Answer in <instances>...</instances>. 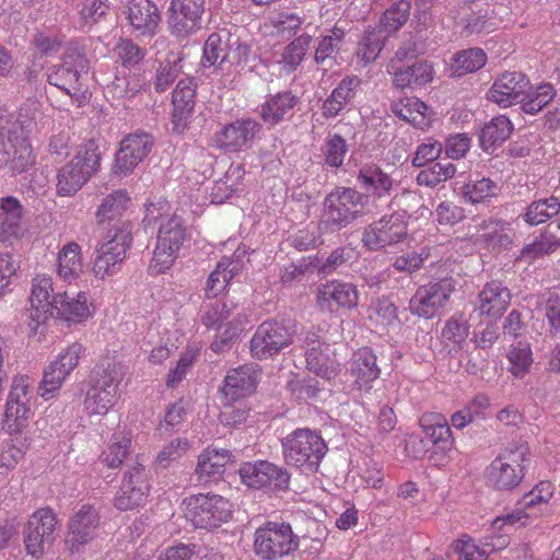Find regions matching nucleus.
Instances as JSON below:
<instances>
[{
    "label": "nucleus",
    "instance_id": "58",
    "mask_svg": "<svg viewBox=\"0 0 560 560\" xmlns=\"http://www.w3.org/2000/svg\"><path fill=\"white\" fill-rule=\"evenodd\" d=\"M455 173H456V167L453 163L439 162L425 170H422L417 175L416 180H417V184L420 186L433 188V187L438 186L439 184L452 178L455 175Z\"/></svg>",
    "mask_w": 560,
    "mask_h": 560
},
{
    "label": "nucleus",
    "instance_id": "37",
    "mask_svg": "<svg viewBox=\"0 0 560 560\" xmlns=\"http://www.w3.org/2000/svg\"><path fill=\"white\" fill-rule=\"evenodd\" d=\"M54 317L68 323H82L91 316L88 295L79 292L75 296H69L67 292L57 294Z\"/></svg>",
    "mask_w": 560,
    "mask_h": 560
},
{
    "label": "nucleus",
    "instance_id": "23",
    "mask_svg": "<svg viewBox=\"0 0 560 560\" xmlns=\"http://www.w3.org/2000/svg\"><path fill=\"white\" fill-rule=\"evenodd\" d=\"M100 525V515L91 505H83L69 521L68 534L65 539L71 553L80 552L85 545L94 539Z\"/></svg>",
    "mask_w": 560,
    "mask_h": 560
},
{
    "label": "nucleus",
    "instance_id": "63",
    "mask_svg": "<svg viewBox=\"0 0 560 560\" xmlns=\"http://www.w3.org/2000/svg\"><path fill=\"white\" fill-rule=\"evenodd\" d=\"M182 60L179 58L166 59L161 62L156 69L154 79V90L158 93L165 92L170 85L177 79L182 71Z\"/></svg>",
    "mask_w": 560,
    "mask_h": 560
},
{
    "label": "nucleus",
    "instance_id": "19",
    "mask_svg": "<svg viewBox=\"0 0 560 560\" xmlns=\"http://www.w3.org/2000/svg\"><path fill=\"white\" fill-rule=\"evenodd\" d=\"M154 144L151 135L137 131L127 135L121 141L115 156L114 172L119 176H128L144 161Z\"/></svg>",
    "mask_w": 560,
    "mask_h": 560
},
{
    "label": "nucleus",
    "instance_id": "45",
    "mask_svg": "<svg viewBox=\"0 0 560 560\" xmlns=\"http://www.w3.org/2000/svg\"><path fill=\"white\" fill-rule=\"evenodd\" d=\"M330 354L329 343H327V349L310 348L305 353L307 369L326 381L335 378L338 373V364Z\"/></svg>",
    "mask_w": 560,
    "mask_h": 560
},
{
    "label": "nucleus",
    "instance_id": "39",
    "mask_svg": "<svg viewBox=\"0 0 560 560\" xmlns=\"http://www.w3.org/2000/svg\"><path fill=\"white\" fill-rule=\"evenodd\" d=\"M434 70L431 63L424 60L415 61L412 65L395 68L393 72V84L396 88H418L431 82Z\"/></svg>",
    "mask_w": 560,
    "mask_h": 560
},
{
    "label": "nucleus",
    "instance_id": "16",
    "mask_svg": "<svg viewBox=\"0 0 560 560\" xmlns=\"http://www.w3.org/2000/svg\"><path fill=\"white\" fill-rule=\"evenodd\" d=\"M57 294L54 292V283L50 276L37 275L33 278L30 294L31 306L27 310L28 326L32 330L36 331L42 324L54 317Z\"/></svg>",
    "mask_w": 560,
    "mask_h": 560
},
{
    "label": "nucleus",
    "instance_id": "30",
    "mask_svg": "<svg viewBox=\"0 0 560 560\" xmlns=\"http://www.w3.org/2000/svg\"><path fill=\"white\" fill-rule=\"evenodd\" d=\"M127 19L133 32L152 35L161 20L159 9L151 0H128Z\"/></svg>",
    "mask_w": 560,
    "mask_h": 560
},
{
    "label": "nucleus",
    "instance_id": "59",
    "mask_svg": "<svg viewBox=\"0 0 560 560\" xmlns=\"http://www.w3.org/2000/svg\"><path fill=\"white\" fill-rule=\"evenodd\" d=\"M464 197L470 203L483 202L486 199L497 196L499 186L490 178L470 180L463 187Z\"/></svg>",
    "mask_w": 560,
    "mask_h": 560
},
{
    "label": "nucleus",
    "instance_id": "60",
    "mask_svg": "<svg viewBox=\"0 0 560 560\" xmlns=\"http://www.w3.org/2000/svg\"><path fill=\"white\" fill-rule=\"evenodd\" d=\"M556 90L550 83L539 84L534 92L526 93L522 108L526 114L535 115L548 105L556 96Z\"/></svg>",
    "mask_w": 560,
    "mask_h": 560
},
{
    "label": "nucleus",
    "instance_id": "7",
    "mask_svg": "<svg viewBox=\"0 0 560 560\" xmlns=\"http://www.w3.org/2000/svg\"><path fill=\"white\" fill-rule=\"evenodd\" d=\"M89 61L84 54L69 49L60 65L54 66L47 74V82L65 92L77 106H82L89 100L88 90L83 86L81 77L86 73Z\"/></svg>",
    "mask_w": 560,
    "mask_h": 560
},
{
    "label": "nucleus",
    "instance_id": "64",
    "mask_svg": "<svg viewBox=\"0 0 560 560\" xmlns=\"http://www.w3.org/2000/svg\"><path fill=\"white\" fill-rule=\"evenodd\" d=\"M116 61L125 68H135L145 56V50L130 39H120L114 49Z\"/></svg>",
    "mask_w": 560,
    "mask_h": 560
},
{
    "label": "nucleus",
    "instance_id": "41",
    "mask_svg": "<svg viewBox=\"0 0 560 560\" xmlns=\"http://www.w3.org/2000/svg\"><path fill=\"white\" fill-rule=\"evenodd\" d=\"M242 270L240 261L223 257L220 259L214 270L209 275L206 283V298L212 299L221 293L230 281Z\"/></svg>",
    "mask_w": 560,
    "mask_h": 560
},
{
    "label": "nucleus",
    "instance_id": "61",
    "mask_svg": "<svg viewBox=\"0 0 560 560\" xmlns=\"http://www.w3.org/2000/svg\"><path fill=\"white\" fill-rule=\"evenodd\" d=\"M538 307H541L548 322L549 334L558 336L560 334V294L548 292L540 298Z\"/></svg>",
    "mask_w": 560,
    "mask_h": 560
},
{
    "label": "nucleus",
    "instance_id": "34",
    "mask_svg": "<svg viewBox=\"0 0 560 560\" xmlns=\"http://www.w3.org/2000/svg\"><path fill=\"white\" fill-rule=\"evenodd\" d=\"M258 372L253 365H243L229 371L222 392L230 400L250 395L257 385Z\"/></svg>",
    "mask_w": 560,
    "mask_h": 560
},
{
    "label": "nucleus",
    "instance_id": "26",
    "mask_svg": "<svg viewBox=\"0 0 560 560\" xmlns=\"http://www.w3.org/2000/svg\"><path fill=\"white\" fill-rule=\"evenodd\" d=\"M196 83L192 78L178 81L172 94V124L173 130L182 132L188 125L196 104Z\"/></svg>",
    "mask_w": 560,
    "mask_h": 560
},
{
    "label": "nucleus",
    "instance_id": "27",
    "mask_svg": "<svg viewBox=\"0 0 560 560\" xmlns=\"http://www.w3.org/2000/svg\"><path fill=\"white\" fill-rule=\"evenodd\" d=\"M260 130L261 125L253 118L237 119L223 126L217 141L223 149L237 151L248 147Z\"/></svg>",
    "mask_w": 560,
    "mask_h": 560
},
{
    "label": "nucleus",
    "instance_id": "57",
    "mask_svg": "<svg viewBox=\"0 0 560 560\" xmlns=\"http://www.w3.org/2000/svg\"><path fill=\"white\" fill-rule=\"evenodd\" d=\"M410 9L411 4L408 0H399L393 3L381 18V31L386 34L397 32L408 21Z\"/></svg>",
    "mask_w": 560,
    "mask_h": 560
},
{
    "label": "nucleus",
    "instance_id": "35",
    "mask_svg": "<svg viewBox=\"0 0 560 560\" xmlns=\"http://www.w3.org/2000/svg\"><path fill=\"white\" fill-rule=\"evenodd\" d=\"M360 187L370 196L383 198L393 190V178L374 163L360 167L357 176Z\"/></svg>",
    "mask_w": 560,
    "mask_h": 560
},
{
    "label": "nucleus",
    "instance_id": "25",
    "mask_svg": "<svg viewBox=\"0 0 560 560\" xmlns=\"http://www.w3.org/2000/svg\"><path fill=\"white\" fill-rule=\"evenodd\" d=\"M200 322L208 329H219L222 324H246L248 319L245 307L225 296L205 306Z\"/></svg>",
    "mask_w": 560,
    "mask_h": 560
},
{
    "label": "nucleus",
    "instance_id": "11",
    "mask_svg": "<svg viewBox=\"0 0 560 560\" xmlns=\"http://www.w3.org/2000/svg\"><path fill=\"white\" fill-rule=\"evenodd\" d=\"M408 235L405 212L384 214L362 233V244L370 250H381L402 242Z\"/></svg>",
    "mask_w": 560,
    "mask_h": 560
},
{
    "label": "nucleus",
    "instance_id": "10",
    "mask_svg": "<svg viewBox=\"0 0 560 560\" xmlns=\"http://www.w3.org/2000/svg\"><path fill=\"white\" fill-rule=\"evenodd\" d=\"M187 240L182 218L171 215L159 226L156 246L149 269L152 273H164L174 264L177 254Z\"/></svg>",
    "mask_w": 560,
    "mask_h": 560
},
{
    "label": "nucleus",
    "instance_id": "52",
    "mask_svg": "<svg viewBox=\"0 0 560 560\" xmlns=\"http://www.w3.org/2000/svg\"><path fill=\"white\" fill-rule=\"evenodd\" d=\"M120 394H113L101 387L88 385L84 408L89 415H106L118 401Z\"/></svg>",
    "mask_w": 560,
    "mask_h": 560
},
{
    "label": "nucleus",
    "instance_id": "15",
    "mask_svg": "<svg viewBox=\"0 0 560 560\" xmlns=\"http://www.w3.org/2000/svg\"><path fill=\"white\" fill-rule=\"evenodd\" d=\"M151 485L145 467L136 463L124 475L115 494L114 504L120 511H129L144 505Z\"/></svg>",
    "mask_w": 560,
    "mask_h": 560
},
{
    "label": "nucleus",
    "instance_id": "1",
    "mask_svg": "<svg viewBox=\"0 0 560 560\" xmlns=\"http://www.w3.org/2000/svg\"><path fill=\"white\" fill-rule=\"evenodd\" d=\"M284 462L303 472L318 469L327 453V445L317 431L300 428L281 439Z\"/></svg>",
    "mask_w": 560,
    "mask_h": 560
},
{
    "label": "nucleus",
    "instance_id": "13",
    "mask_svg": "<svg viewBox=\"0 0 560 560\" xmlns=\"http://www.w3.org/2000/svg\"><path fill=\"white\" fill-rule=\"evenodd\" d=\"M453 291L454 284L450 278L420 285L409 301V310L418 317L432 318L444 308Z\"/></svg>",
    "mask_w": 560,
    "mask_h": 560
},
{
    "label": "nucleus",
    "instance_id": "62",
    "mask_svg": "<svg viewBox=\"0 0 560 560\" xmlns=\"http://www.w3.org/2000/svg\"><path fill=\"white\" fill-rule=\"evenodd\" d=\"M325 164L330 167H340L348 152L347 141L340 135L329 136L323 148Z\"/></svg>",
    "mask_w": 560,
    "mask_h": 560
},
{
    "label": "nucleus",
    "instance_id": "5",
    "mask_svg": "<svg viewBox=\"0 0 560 560\" xmlns=\"http://www.w3.org/2000/svg\"><path fill=\"white\" fill-rule=\"evenodd\" d=\"M529 460L530 453L526 443L512 444L487 467V480L498 490H512L523 480Z\"/></svg>",
    "mask_w": 560,
    "mask_h": 560
},
{
    "label": "nucleus",
    "instance_id": "53",
    "mask_svg": "<svg viewBox=\"0 0 560 560\" xmlns=\"http://www.w3.org/2000/svg\"><path fill=\"white\" fill-rule=\"evenodd\" d=\"M346 30L336 24L329 34L318 38L315 48L314 60L317 65H325L334 59V55L339 51L340 44L345 40Z\"/></svg>",
    "mask_w": 560,
    "mask_h": 560
},
{
    "label": "nucleus",
    "instance_id": "50",
    "mask_svg": "<svg viewBox=\"0 0 560 560\" xmlns=\"http://www.w3.org/2000/svg\"><path fill=\"white\" fill-rule=\"evenodd\" d=\"M312 39V35L303 33L282 49L278 62L288 73L295 71L302 63Z\"/></svg>",
    "mask_w": 560,
    "mask_h": 560
},
{
    "label": "nucleus",
    "instance_id": "56",
    "mask_svg": "<svg viewBox=\"0 0 560 560\" xmlns=\"http://www.w3.org/2000/svg\"><path fill=\"white\" fill-rule=\"evenodd\" d=\"M386 36L381 30L366 31L359 43L357 56L363 67L375 61L385 46Z\"/></svg>",
    "mask_w": 560,
    "mask_h": 560
},
{
    "label": "nucleus",
    "instance_id": "24",
    "mask_svg": "<svg viewBox=\"0 0 560 560\" xmlns=\"http://www.w3.org/2000/svg\"><path fill=\"white\" fill-rule=\"evenodd\" d=\"M528 78L517 71L502 73L487 92V98L501 107L523 102L529 90Z\"/></svg>",
    "mask_w": 560,
    "mask_h": 560
},
{
    "label": "nucleus",
    "instance_id": "49",
    "mask_svg": "<svg viewBox=\"0 0 560 560\" xmlns=\"http://www.w3.org/2000/svg\"><path fill=\"white\" fill-rule=\"evenodd\" d=\"M560 213V201L551 196L532 201L521 214V218L530 226L547 222Z\"/></svg>",
    "mask_w": 560,
    "mask_h": 560
},
{
    "label": "nucleus",
    "instance_id": "55",
    "mask_svg": "<svg viewBox=\"0 0 560 560\" xmlns=\"http://www.w3.org/2000/svg\"><path fill=\"white\" fill-rule=\"evenodd\" d=\"M428 106L417 97L394 101L390 110L399 118L413 125H421L425 119Z\"/></svg>",
    "mask_w": 560,
    "mask_h": 560
},
{
    "label": "nucleus",
    "instance_id": "2",
    "mask_svg": "<svg viewBox=\"0 0 560 560\" xmlns=\"http://www.w3.org/2000/svg\"><path fill=\"white\" fill-rule=\"evenodd\" d=\"M364 196L350 187H336L323 201L322 214L318 221V230L326 233L338 232L362 214L359 209Z\"/></svg>",
    "mask_w": 560,
    "mask_h": 560
},
{
    "label": "nucleus",
    "instance_id": "14",
    "mask_svg": "<svg viewBox=\"0 0 560 560\" xmlns=\"http://www.w3.org/2000/svg\"><path fill=\"white\" fill-rule=\"evenodd\" d=\"M85 348L80 342H72L65 348L44 371L39 394L45 399L52 397L60 389L67 376L78 366Z\"/></svg>",
    "mask_w": 560,
    "mask_h": 560
},
{
    "label": "nucleus",
    "instance_id": "22",
    "mask_svg": "<svg viewBox=\"0 0 560 560\" xmlns=\"http://www.w3.org/2000/svg\"><path fill=\"white\" fill-rule=\"evenodd\" d=\"M357 287L339 280L327 281L317 289L316 305L323 313H335L339 310H351L358 305Z\"/></svg>",
    "mask_w": 560,
    "mask_h": 560
},
{
    "label": "nucleus",
    "instance_id": "17",
    "mask_svg": "<svg viewBox=\"0 0 560 560\" xmlns=\"http://www.w3.org/2000/svg\"><path fill=\"white\" fill-rule=\"evenodd\" d=\"M240 476L243 483L249 488L270 490H287L291 479V475L285 468L268 460L243 464Z\"/></svg>",
    "mask_w": 560,
    "mask_h": 560
},
{
    "label": "nucleus",
    "instance_id": "51",
    "mask_svg": "<svg viewBox=\"0 0 560 560\" xmlns=\"http://www.w3.org/2000/svg\"><path fill=\"white\" fill-rule=\"evenodd\" d=\"M131 447L130 433L118 431L113 433L107 448L102 454V460L109 468L119 467L128 456Z\"/></svg>",
    "mask_w": 560,
    "mask_h": 560
},
{
    "label": "nucleus",
    "instance_id": "33",
    "mask_svg": "<svg viewBox=\"0 0 560 560\" xmlns=\"http://www.w3.org/2000/svg\"><path fill=\"white\" fill-rule=\"evenodd\" d=\"M231 462H233V455L229 450L206 448L199 455L195 470L198 482L207 483L212 479L220 478L224 472L225 466Z\"/></svg>",
    "mask_w": 560,
    "mask_h": 560
},
{
    "label": "nucleus",
    "instance_id": "47",
    "mask_svg": "<svg viewBox=\"0 0 560 560\" xmlns=\"http://www.w3.org/2000/svg\"><path fill=\"white\" fill-rule=\"evenodd\" d=\"M130 202L131 198L126 189H117L106 195L95 212L97 223H104L122 215Z\"/></svg>",
    "mask_w": 560,
    "mask_h": 560
},
{
    "label": "nucleus",
    "instance_id": "43",
    "mask_svg": "<svg viewBox=\"0 0 560 560\" xmlns=\"http://www.w3.org/2000/svg\"><path fill=\"white\" fill-rule=\"evenodd\" d=\"M83 271L81 247L74 242L62 246L58 254L57 273L65 282L75 281Z\"/></svg>",
    "mask_w": 560,
    "mask_h": 560
},
{
    "label": "nucleus",
    "instance_id": "9",
    "mask_svg": "<svg viewBox=\"0 0 560 560\" xmlns=\"http://www.w3.org/2000/svg\"><path fill=\"white\" fill-rule=\"evenodd\" d=\"M184 514L196 528L211 530L232 517L228 499L214 493H198L183 501Z\"/></svg>",
    "mask_w": 560,
    "mask_h": 560
},
{
    "label": "nucleus",
    "instance_id": "36",
    "mask_svg": "<svg viewBox=\"0 0 560 560\" xmlns=\"http://www.w3.org/2000/svg\"><path fill=\"white\" fill-rule=\"evenodd\" d=\"M360 84L361 79L357 75L343 78L325 100L322 107L323 116L326 118L338 116L354 98Z\"/></svg>",
    "mask_w": 560,
    "mask_h": 560
},
{
    "label": "nucleus",
    "instance_id": "29",
    "mask_svg": "<svg viewBox=\"0 0 560 560\" xmlns=\"http://www.w3.org/2000/svg\"><path fill=\"white\" fill-rule=\"evenodd\" d=\"M511 303L510 290L498 281L487 282L478 294L475 310L480 315L501 317Z\"/></svg>",
    "mask_w": 560,
    "mask_h": 560
},
{
    "label": "nucleus",
    "instance_id": "8",
    "mask_svg": "<svg viewBox=\"0 0 560 560\" xmlns=\"http://www.w3.org/2000/svg\"><path fill=\"white\" fill-rule=\"evenodd\" d=\"M132 241L131 223L120 221L115 223L104 236L95 258L93 272L105 279L117 273L126 258L127 249Z\"/></svg>",
    "mask_w": 560,
    "mask_h": 560
},
{
    "label": "nucleus",
    "instance_id": "46",
    "mask_svg": "<svg viewBox=\"0 0 560 560\" xmlns=\"http://www.w3.org/2000/svg\"><path fill=\"white\" fill-rule=\"evenodd\" d=\"M487 55L481 48H468L457 51L451 60L452 77H463L481 69L487 62Z\"/></svg>",
    "mask_w": 560,
    "mask_h": 560
},
{
    "label": "nucleus",
    "instance_id": "18",
    "mask_svg": "<svg viewBox=\"0 0 560 560\" xmlns=\"http://www.w3.org/2000/svg\"><path fill=\"white\" fill-rule=\"evenodd\" d=\"M206 0H172L168 9V27L177 38H186L202 27Z\"/></svg>",
    "mask_w": 560,
    "mask_h": 560
},
{
    "label": "nucleus",
    "instance_id": "32",
    "mask_svg": "<svg viewBox=\"0 0 560 560\" xmlns=\"http://www.w3.org/2000/svg\"><path fill=\"white\" fill-rule=\"evenodd\" d=\"M127 368L115 358H105L98 362L90 373L88 385L119 393V385L126 375Z\"/></svg>",
    "mask_w": 560,
    "mask_h": 560
},
{
    "label": "nucleus",
    "instance_id": "4",
    "mask_svg": "<svg viewBox=\"0 0 560 560\" xmlns=\"http://www.w3.org/2000/svg\"><path fill=\"white\" fill-rule=\"evenodd\" d=\"M36 127V121L22 119V116L12 125L0 150V170L16 176L33 165L34 155L28 137Z\"/></svg>",
    "mask_w": 560,
    "mask_h": 560
},
{
    "label": "nucleus",
    "instance_id": "31",
    "mask_svg": "<svg viewBox=\"0 0 560 560\" xmlns=\"http://www.w3.org/2000/svg\"><path fill=\"white\" fill-rule=\"evenodd\" d=\"M299 103V96L291 91H281L268 95L260 105L259 116L265 124L276 126L293 115V109Z\"/></svg>",
    "mask_w": 560,
    "mask_h": 560
},
{
    "label": "nucleus",
    "instance_id": "38",
    "mask_svg": "<svg viewBox=\"0 0 560 560\" xmlns=\"http://www.w3.org/2000/svg\"><path fill=\"white\" fill-rule=\"evenodd\" d=\"M349 373L353 377V385L358 389H362L375 381L380 376L381 370L372 350L362 348L355 351L351 359Z\"/></svg>",
    "mask_w": 560,
    "mask_h": 560
},
{
    "label": "nucleus",
    "instance_id": "28",
    "mask_svg": "<svg viewBox=\"0 0 560 560\" xmlns=\"http://www.w3.org/2000/svg\"><path fill=\"white\" fill-rule=\"evenodd\" d=\"M24 208L13 196L0 198V240L3 242L20 238L25 231Z\"/></svg>",
    "mask_w": 560,
    "mask_h": 560
},
{
    "label": "nucleus",
    "instance_id": "54",
    "mask_svg": "<svg viewBox=\"0 0 560 560\" xmlns=\"http://www.w3.org/2000/svg\"><path fill=\"white\" fill-rule=\"evenodd\" d=\"M560 247V238L552 232L545 230L533 242L521 250L520 258L534 261L557 250Z\"/></svg>",
    "mask_w": 560,
    "mask_h": 560
},
{
    "label": "nucleus",
    "instance_id": "6",
    "mask_svg": "<svg viewBox=\"0 0 560 560\" xmlns=\"http://www.w3.org/2000/svg\"><path fill=\"white\" fill-rule=\"evenodd\" d=\"M254 552L260 560H283L300 547V537L287 522H266L254 534Z\"/></svg>",
    "mask_w": 560,
    "mask_h": 560
},
{
    "label": "nucleus",
    "instance_id": "44",
    "mask_svg": "<svg viewBox=\"0 0 560 560\" xmlns=\"http://www.w3.org/2000/svg\"><path fill=\"white\" fill-rule=\"evenodd\" d=\"M513 125L506 116L500 115L492 118L483 126L479 135L480 145L485 151H490L501 145L512 133Z\"/></svg>",
    "mask_w": 560,
    "mask_h": 560
},
{
    "label": "nucleus",
    "instance_id": "21",
    "mask_svg": "<svg viewBox=\"0 0 560 560\" xmlns=\"http://www.w3.org/2000/svg\"><path fill=\"white\" fill-rule=\"evenodd\" d=\"M424 438L432 444L431 458L443 462L454 447V438L447 419L439 412H425L419 419Z\"/></svg>",
    "mask_w": 560,
    "mask_h": 560
},
{
    "label": "nucleus",
    "instance_id": "20",
    "mask_svg": "<svg viewBox=\"0 0 560 560\" xmlns=\"http://www.w3.org/2000/svg\"><path fill=\"white\" fill-rule=\"evenodd\" d=\"M58 520L50 508L35 511L28 518L24 530V542L28 553L36 556L44 551L46 546L54 542Z\"/></svg>",
    "mask_w": 560,
    "mask_h": 560
},
{
    "label": "nucleus",
    "instance_id": "40",
    "mask_svg": "<svg viewBox=\"0 0 560 560\" xmlns=\"http://www.w3.org/2000/svg\"><path fill=\"white\" fill-rule=\"evenodd\" d=\"M477 242L482 243L488 249L508 248L512 245L513 238L510 235V224L503 220L488 219L479 224Z\"/></svg>",
    "mask_w": 560,
    "mask_h": 560
},
{
    "label": "nucleus",
    "instance_id": "3",
    "mask_svg": "<svg viewBox=\"0 0 560 560\" xmlns=\"http://www.w3.org/2000/svg\"><path fill=\"white\" fill-rule=\"evenodd\" d=\"M97 144L89 140L73 159L61 166L57 174V194L61 197L74 196L100 168Z\"/></svg>",
    "mask_w": 560,
    "mask_h": 560
},
{
    "label": "nucleus",
    "instance_id": "42",
    "mask_svg": "<svg viewBox=\"0 0 560 560\" xmlns=\"http://www.w3.org/2000/svg\"><path fill=\"white\" fill-rule=\"evenodd\" d=\"M143 86L144 80L140 75H115L114 80L107 85L106 93L124 107H129V104L141 93Z\"/></svg>",
    "mask_w": 560,
    "mask_h": 560
},
{
    "label": "nucleus",
    "instance_id": "12",
    "mask_svg": "<svg viewBox=\"0 0 560 560\" xmlns=\"http://www.w3.org/2000/svg\"><path fill=\"white\" fill-rule=\"evenodd\" d=\"M295 332V325L266 320L257 327L250 339V352L258 360L268 359L289 347Z\"/></svg>",
    "mask_w": 560,
    "mask_h": 560
},
{
    "label": "nucleus",
    "instance_id": "48",
    "mask_svg": "<svg viewBox=\"0 0 560 560\" xmlns=\"http://www.w3.org/2000/svg\"><path fill=\"white\" fill-rule=\"evenodd\" d=\"M231 34L228 32L212 33L203 45V56L201 63L203 66L220 67L229 60V42Z\"/></svg>",
    "mask_w": 560,
    "mask_h": 560
}]
</instances>
